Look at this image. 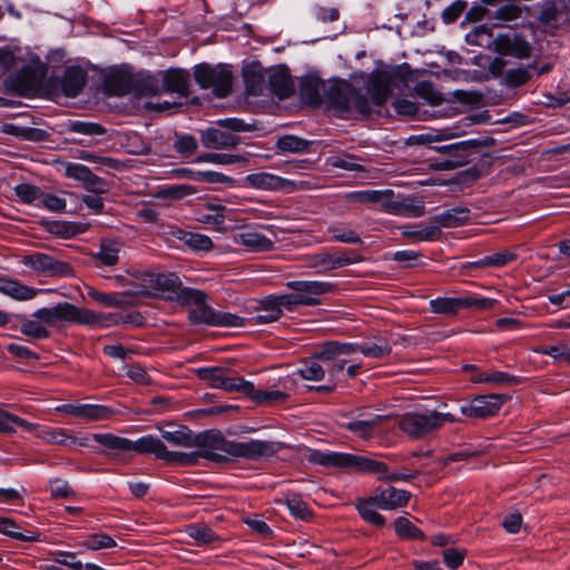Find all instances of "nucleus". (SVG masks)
<instances>
[{
  "mask_svg": "<svg viewBox=\"0 0 570 570\" xmlns=\"http://www.w3.org/2000/svg\"><path fill=\"white\" fill-rule=\"evenodd\" d=\"M365 357L383 358L392 353V345L382 340L380 344L372 342L361 343V352Z\"/></svg>",
  "mask_w": 570,
  "mask_h": 570,
  "instance_id": "obj_59",
  "label": "nucleus"
},
{
  "mask_svg": "<svg viewBox=\"0 0 570 570\" xmlns=\"http://www.w3.org/2000/svg\"><path fill=\"white\" fill-rule=\"evenodd\" d=\"M366 89L373 106L383 107L385 105L390 96L387 82L383 79L374 78L368 81Z\"/></svg>",
  "mask_w": 570,
  "mask_h": 570,
  "instance_id": "obj_50",
  "label": "nucleus"
},
{
  "mask_svg": "<svg viewBox=\"0 0 570 570\" xmlns=\"http://www.w3.org/2000/svg\"><path fill=\"white\" fill-rule=\"evenodd\" d=\"M412 498V493L407 490L397 489L395 487H377L373 493L366 498H358L355 502V509L360 517L366 523L383 528L386 519L375 509L392 511L406 507Z\"/></svg>",
  "mask_w": 570,
  "mask_h": 570,
  "instance_id": "obj_4",
  "label": "nucleus"
},
{
  "mask_svg": "<svg viewBox=\"0 0 570 570\" xmlns=\"http://www.w3.org/2000/svg\"><path fill=\"white\" fill-rule=\"evenodd\" d=\"M476 161L469 168L458 173L456 180L463 184H472L485 176L492 165L490 153L482 149V155L475 159Z\"/></svg>",
  "mask_w": 570,
  "mask_h": 570,
  "instance_id": "obj_30",
  "label": "nucleus"
},
{
  "mask_svg": "<svg viewBox=\"0 0 570 570\" xmlns=\"http://www.w3.org/2000/svg\"><path fill=\"white\" fill-rule=\"evenodd\" d=\"M236 242L252 252H268L274 247L271 238L257 232H242Z\"/></svg>",
  "mask_w": 570,
  "mask_h": 570,
  "instance_id": "obj_37",
  "label": "nucleus"
},
{
  "mask_svg": "<svg viewBox=\"0 0 570 570\" xmlns=\"http://www.w3.org/2000/svg\"><path fill=\"white\" fill-rule=\"evenodd\" d=\"M174 149L181 156L188 157L198 149V142L196 138L189 134L177 135Z\"/></svg>",
  "mask_w": 570,
  "mask_h": 570,
  "instance_id": "obj_64",
  "label": "nucleus"
},
{
  "mask_svg": "<svg viewBox=\"0 0 570 570\" xmlns=\"http://www.w3.org/2000/svg\"><path fill=\"white\" fill-rule=\"evenodd\" d=\"M371 104L372 102L368 100L367 96L364 95L360 88L355 87L351 98V108H354L362 118L370 119L373 114Z\"/></svg>",
  "mask_w": 570,
  "mask_h": 570,
  "instance_id": "obj_62",
  "label": "nucleus"
},
{
  "mask_svg": "<svg viewBox=\"0 0 570 570\" xmlns=\"http://www.w3.org/2000/svg\"><path fill=\"white\" fill-rule=\"evenodd\" d=\"M323 80L317 73H307L299 79V98L301 100L312 107H320L323 104V98L320 94Z\"/></svg>",
  "mask_w": 570,
  "mask_h": 570,
  "instance_id": "obj_25",
  "label": "nucleus"
},
{
  "mask_svg": "<svg viewBox=\"0 0 570 570\" xmlns=\"http://www.w3.org/2000/svg\"><path fill=\"white\" fill-rule=\"evenodd\" d=\"M180 307L187 308V321L193 326L245 327L244 317L214 308L210 296L203 289L194 288L183 297Z\"/></svg>",
  "mask_w": 570,
  "mask_h": 570,
  "instance_id": "obj_3",
  "label": "nucleus"
},
{
  "mask_svg": "<svg viewBox=\"0 0 570 570\" xmlns=\"http://www.w3.org/2000/svg\"><path fill=\"white\" fill-rule=\"evenodd\" d=\"M66 176L79 180L83 187L95 194L107 191L108 185L106 180L91 171V169L82 164L68 163L66 165Z\"/></svg>",
  "mask_w": 570,
  "mask_h": 570,
  "instance_id": "obj_18",
  "label": "nucleus"
},
{
  "mask_svg": "<svg viewBox=\"0 0 570 570\" xmlns=\"http://www.w3.org/2000/svg\"><path fill=\"white\" fill-rule=\"evenodd\" d=\"M382 415H374L368 420H352L343 423L342 426L354 435L368 440L374 436L375 428L383 421Z\"/></svg>",
  "mask_w": 570,
  "mask_h": 570,
  "instance_id": "obj_35",
  "label": "nucleus"
},
{
  "mask_svg": "<svg viewBox=\"0 0 570 570\" xmlns=\"http://www.w3.org/2000/svg\"><path fill=\"white\" fill-rule=\"evenodd\" d=\"M245 186L263 190H277L282 187V178L269 173H254L245 177Z\"/></svg>",
  "mask_w": 570,
  "mask_h": 570,
  "instance_id": "obj_39",
  "label": "nucleus"
},
{
  "mask_svg": "<svg viewBox=\"0 0 570 570\" xmlns=\"http://www.w3.org/2000/svg\"><path fill=\"white\" fill-rule=\"evenodd\" d=\"M216 125L223 128L225 132H232L234 135L237 132L253 131L255 129L254 125L247 124L243 119L236 117L218 119L216 120Z\"/></svg>",
  "mask_w": 570,
  "mask_h": 570,
  "instance_id": "obj_63",
  "label": "nucleus"
},
{
  "mask_svg": "<svg viewBox=\"0 0 570 570\" xmlns=\"http://www.w3.org/2000/svg\"><path fill=\"white\" fill-rule=\"evenodd\" d=\"M202 145L207 149L235 148L240 138L232 132H225L220 127H208L199 130Z\"/></svg>",
  "mask_w": 570,
  "mask_h": 570,
  "instance_id": "obj_19",
  "label": "nucleus"
},
{
  "mask_svg": "<svg viewBox=\"0 0 570 570\" xmlns=\"http://www.w3.org/2000/svg\"><path fill=\"white\" fill-rule=\"evenodd\" d=\"M91 439L105 448L94 450L95 453L100 455L115 458L120 453L135 451L139 454H154L157 459L168 464L179 466L196 465L200 458L218 464H226L237 459L258 461L274 456L286 446L279 441L250 439L246 442H238L227 439L224 454L214 451L186 453L169 451L161 440L151 434L144 435L136 441L112 433H94Z\"/></svg>",
  "mask_w": 570,
  "mask_h": 570,
  "instance_id": "obj_1",
  "label": "nucleus"
},
{
  "mask_svg": "<svg viewBox=\"0 0 570 570\" xmlns=\"http://www.w3.org/2000/svg\"><path fill=\"white\" fill-rule=\"evenodd\" d=\"M318 360L311 357V360L303 362L302 366L297 370V374L307 381H322L325 377L326 370L318 363Z\"/></svg>",
  "mask_w": 570,
  "mask_h": 570,
  "instance_id": "obj_54",
  "label": "nucleus"
},
{
  "mask_svg": "<svg viewBox=\"0 0 570 570\" xmlns=\"http://www.w3.org/2000/svg\"><path fill=\"white\" fill-rule=\"evenodd\" d=\"M131 94L137 97L155 96L159 91V80L150 71L131 72Z\"/></svg>",
  "mask_w": 570,
  "mask_h": 570,
  "instance_id": "obj_26",
  "label": "nucleus"
},
{
  "mask_svg": "<svg viewBox=\"0 0 570 570\" xmlns=\"http://www.w3.org/2000/svg\"><path fill=\"white\" fill-rule=\"evenodd\" d=\"M531 79L529 68H512L505 71L502 83L508 88H519Z\"/></svg>",
  "mask_w": 570,
  "mask_h": 570,
  "instance_id": "obj_58",
  "label": "nucleus"
},
{
  "mask_svg": "<svg viewBox=\"0 0 570 570\" xmlns=\"http://www.w3.org/2000/svg\"><path fill=\"white\" fill-rule=\"evenodd\" d=\"M257 315L245 318L246 326L247 325H261V324H269L278 321L282 317V311L278 308L277 302L274 295H268L264 297L257 306L254 307Z\"/></svg>",
  "mask_w": 570,
  "mask_h": 570,
  "instance_id": "obj_24",
  "label": "nucleus"
},
{
  "mask_svg": "<svg viewBox=\"0 0 570 570\" xmlns=\"http://www.w3.org/2000/svg\"><path fill=\"white\" fill-rule=\"evenodd\" d=\"M194 79L199 88L212 89L217 98H226L233 91V71L228 63H197L194 66Z\"/></svg>",
  "mask_w": 570,
  "mask_h": 570,
  "instance_id": "obj_6",
  "label": "nucleus"
},
{
  "mask_svg": "<svg viewBox=\"0 0 570 570\" xmlns=\"http://www.w3.org/2000/svg\"><path fill=\"white\" fill-rule=\"evenodd\" d=\"M32 423L27 420L0 409V432L4 434L16 433V426L24 431L32 429Z\"/></svg>",
  "mask_w": 570,
  "mask_h": 570,
  "instance_id": "obj_49",
  "label": "nucleus"
},
{
  "mask_svg": "<svg viewBox=\"0 0 570 570\" xmlns=\"http://www.w3.org/2000/svg\"><path fill=\"white\" fill-rule=\"evenodd\" d=\"M41 289L29 287L21 282L8 277H0V293L18 301H28L33 298Z\"/></svg>",
  "mask_w": 570,
  "mask_h": 570,
  "instance_id": "obj_33",
  "label": "nucleus"
},
{
  "mask_svg": "<svg viewBox=\"0 0 570 570\" xmlns=\"http://www.w3.org/2000/svg\"><path fill=\"white\" fill-rule=\"evenodd\" d=\"M65 131L77 132L86 136H102L107 132V129L98 122L69 119L65 124Z\"/></svg>",
  "mask_w": 570,
  "mask_h": 570,
  "instance_id": "obj_47",
  "label": "nucleus"
},
{
  "mask_svg": "<svg viewBox=\"0 0 570 570\" xmlns=\"http://www.w3.org/2000/svg\"><path fill=\"white\" fill-rule=\"evenodd\" d=\"M230 370L224 366H203L195 370L198 380L208 382L212 389H219L228 393L249 394L254 391V383L242 376H230Z\"/></svg>",
  "mask_w": 570,
  "mask_h": 570,
  "instance_id": "obj_7",
  "label": "nucleus"
},
{
  "mask_svg": "<svg viewBox=\"0 0 570 570\" xmlns=\"http://www.w3.org/2000/svg\"><path fill=\"white\" fill-rule=\"evenodd\" d=\"M149 283L156 291L163 293L161 297L166 302L180 305L184 296L188 294L191 287L185 286L179 275L176 273H158L149 275Z\"/></svg>",
  "mask_w": 570,
  "mask_h": 570,
  "instance_id": "obj_12",
  "label": "nucleus"
},
{
  "mask_svg": "<svg viewBox=\"0 0 570 570\" xmlns=\"http://www.w3.org/2000/svg\"><path fill=\"white\" fill-rule=\"evenodd\" d=\"M190 75L183 68H169L163 72V87L167 92H176L183 98L189 96Z\"/></svg>",
  "mask_w": 570,
  "mask_h": 570,
  "instance_id": "obj_23",
  "label": "nucleus"
},
{
  "mask_svg": "<svg viewBox=\"0 0 570 570\" xmlns=\"http://www.w3.org/2000/svg\"><path fill=\"white\" fill-rule=\"evenodd\" d=\"M394 530L400 539L425 541L426 535L414 523L404 517H397L394 521Z\"/></svg>",
  "mask_w": 570,
  "mask_h": 570,
  "instance_id": "obj_46",
  "label": "nucleus"
},
{
  "mask_svg": "<svg viewBox=\"0 0 570 570\" xmlns=\"http://www.w3.org/2000/svg\"><path fill=\"white\" fill-rule=\"evenodd\" d=\"M307 461L324 468H337L353 472L377 474V479L384 482H410L420 474L419 471L410 473H389L387 464L382 461L345 452L312 450L307 455Z\"/></svg>",
  "mask_w": 570,
  "mask_h": 570,
  "instance_id": "obj_2",
  "label": "nucleus"
},
{
  "mask_svg": "<svg viewBox=\"0 0 570 570\" xmlns=\"http://www.w3.org/2000/svg\"><path fill=\"white\" fill-rule=\"evenodd\" d=\"M384 207L387 213L395 215H409L412 217H422L425 214V206L423 202L413 200L411 198L403 199H387L384 202Z\"/></svg>",
  "mask_w": 570,
  "mask_h": 570,
  "instance_id": "obj_31",
  "label": "nucleus"
},
{
  "mask_svg": "<svg viewBox=\"0 0 570 570\" xmlns=\"http://www.w3.org/2000/svg\"><path fill=\"white\" fill-rule=\"evenodd\" d=\"M115 411L106 405L101 404H81L80 417L88 421H100L111 417Z\"/></svg>",
  "mask_w": 570,
  "mask_h": 570,
  "instance_id": "obj_55",
  "label": "nucleus"
},
{
  "mask_svg": "<svg viewBox=\"0 0 570 570\" xmlns=\"http://www.w3.org/2000/svg\"><path fill=\"white\" fill-rule=\"evenodd\" d=\"M3 132L13 136L20 140L31 142H42L49 138V132L41 128L19 126L16 124H6Z\"/></svg>",
  "mask_w": 570,
  "mask_h": 570,
  "instance_id": "obj_34",
  "label": "nucleus"
},
{
  "mask_svg": "<svg viewBox=\"0 0 570 570\" xmlns=\"http://www.w3.org/2000/svg\"><path fill=\"white\" fill-rule=\"evenodd\" d=\"M311 146L312 141L295 135H284L276 141L277 149L283 153L305 154L311 151Z\"/></svg>",
  "mask_w": 570,
  "mask_h": 570,
  "instance_id": "obj_44",
  "label": "nucleus"
},
{
  "mask_svg": "<svg viewBox=\"0 0 570 570\" xmlns=\"http://www.w3.org/2000/svg\"><path fill=\"white\" fill-rule=\"evenodd\" d=\"M227 443V438L219 430H205L203 432L197 433L196 435L191 434V446L202 448L204 451H214V452H223L225 453V448Z\"/></svg>",
  "mask_w": 570,
  "mask_h": 570,
  "instance_id": "obj_27",
  "label": "nucleus"
},
{
  "mask_svg": "<svg viewBox=\"0 0 570 570\" xmlns=\"http://www.w3.org/2000/svg\"><path fill=\"white\" fill-rule=\"evenodd\" d=\"M246 159L240 155L204 153L196 157V163H210L216 165H232Z\"/></svg>",
  "mask_w": 570,
  "mask_h": 570,
  "instance_id": "obj_60",
  "label": "nucleus"
},
{
  "mask_svg": "<svg viewBox=\"0 0 570 570\" xmlns=\"http://www.w3.org/2000/svg\"><path fill=\"white\" fill-rule=\"evenodd\" d=\"M0 533L21 542H37L40 538L39 532L22 531L19 524L6 517H0Z\"/></svg>",
  "mask_w": 570,
  "mask_h": 570,
  "instance_id": "obj_36",
  "label": "nucleus"
},
{
  "mask_svg": "<svg viewBox=\"0 0 570 570\" xmlns=\"http://www.w3.org/2000/svg\"><path fill=\"white\" fill-rule=\"evenodd\" d=\"M511 399L505 393L478 394L462 402L459 411L468 419L488 420L495 416Z\"/></svg>",
  "mask_w": 570,
  "mask_h": 570,
  "instance_id": "obj_9",
  "label": "nucleus"
},
{
  "mask_svg": "<svg viewBox=\"0 0 570 570\" xmlns=\"http://www.w3.org/2000/svg\"><path fill=\"white\" fill-rule=\"evenodd\" d=\"M495 139L491 136H478L453 142L456 150H451L444 158L431 159V166L436 170H452L475 161L482 155V149L491 148Z\"/></svg>",
  "mask_w": 570,
  "mask_h": 570,
  "instance_id": "obj_5",
  "label": "nucleus"
},
{
  "mask_svg": "<svg viewBox=\"0 0 570 570\" xmlns=\"http://www.w3.org/2000/svg\"><path fill=\"white\" fill-rule=\"evenodd\" d=\"M518 255L515 253L509 250H502L498 253H493L491 255H485L484 257L468 263L466 266L474 268H485V267H503L514 261H517Z\"/></svg>",
  "mask_w": 570,
  "mask_h": 570,
  "instance_id": "obj_41",
  "label": "nucleus"
},
{
  "mask_svg": "<svg viewBox=\"0 0 570 570\" xmlns=\"http://www.w3.org/2000/svg\"><path fill=\"white\" fill-rule=\"evenodd\" d=\"M348 199L355 200L362 204H370V203H379L385 197H393V190L385 189V190H374V189H366V190H356L352 191L347 195Z\"/></svg>",
  "mask_w": 570,
  "mask_h": 570,
  "instance_id": "obj_56",
  "label": "nucleus"
},
{
  "mask_svg": "<svg viewBox=\"0 0 570 570\" xmlns=\"http://www.w3.org/2000/svg\"><path fill=\"white\" fill-rule=\"evenodd\" d=\"M470 209L468 207H453L430 217L431 223H438L441 228H455L470 222Z\"/></svg>",
  "mask_w": 570,
  "mask_h": 570,
  "instance_id": "obj_28",
  "label": "nucleus"
},
{
  "mask_svg": "<svg viewBox=\"0 0 570 570\" xmlns=\"http://www.w3.org/2000/svg\"><path fill=\"white\" fill-rule=\"evenodd\" d=\"M493 50L500 56L525 59L531 56L532 47L527 39L514 31L499 33L492 41Z\"/></svg>",
  "mask_w": 570,
  "mask_h": 570,
  "instance_id": "obj_14",
  "label": "nucleus"
},
{
  "mask_svg": "<svg viewBox=\"0 0 570 570\" xmlns=\"http://www.w3.org/2000/svg\"><path fill=\"white\" fill-rule=\"evenodd\" d=\"M399 428L410 438L419 440L436 431L431 411L423 413L407 412L399 420Z\"/></svg>",
  "mask_w": 570,
  "mask_h": 570,
  "instance_id": "obj_15",
  "label": "nucleus"
},
{
  "mask_svg": "<svg viewBox=\"0 0 570 570\" xmlns=\"http://www.w3.org/2000/svg\"><path fill=\"white\" fill-rule=\"evenodd\" d=\"M81 546L88 550L111 549L117 547L116 540L107 533H91L82 541Z\"/></svg>",
  "mask_w": 570,
  "mask_h": 570,
  "instance_id": "obj_57",
  "label": "nucleus"
},
{
  "mask_svg": "<svg viewBox=\"0 0 570 570\" xmlns=\"http://www.w3.org/2000/svg\"><path fill=\"white\" fill-rule=\"evenodd\" d=\"M268 88L279 100H285L294 95V80L287 66H281L268 76Z\"/></svg>",
  "mask_w": 570,
  "mask_h": 570,
  "instance_id": "obj_22",
  "label": "nucleus"
},
{
  "mask_svg": "<svg viewBox=\"0 0 570 570\" xmlns=\"http://www.w3.org/2000/svg\"><path fill=\"white\" fill-rule=\"evenodd\" d=\"M348 259H345V252L320 253L313 258V267L320 268V272L326 273L344 266H348Z\"/></svg>",
  "mask_w": 570,
  "mask_h": 570,
  "instance_id": "obj_38",
  "label": "nucleus"
},
{
  "mask_svg": "<svg viewBox=\"0 0 570 570\" xmlns=\"http://www.w3.org/2000/svg\"><path fill=\"white\" fill-rule=\"evenodd\" d=\"M186 533L194 539L197 546H208L222 541L220 537L205 523H190Z\"/></svg>",
  "mask_w": 570,
  "mask_h": 570,
  "instance_id": "obj_40",
  "label": "nucleus"
},
{
  "mask_svg": "<svg viewBox=\"0 0 570 570\" xmlns=\"http://www.w3.org/2000/svg\"><path fill=\"white\" fill-rule=\"evenodd\" d=\"M355 87L347 80L335 78L325 91L328 108L345 117L352 111L351 98Z\"/></svg>",
  "mask_w": 570,
  "mask_h": 570,
  "instance_id": "obj_13",
  "label": "nucleus"
},
{
  "mask_svg": "<svg viewBox=\"0 0 570 570\" xmlns=\"http://www.w3.org/2000/svg\"><path fill=\"white\" fill-rule=\"evenodd\" d=\"M245 91L248 96H261L266 87L265 69L258 60L245 63L242 68Z\"/></svg>",
  "mask_w": 570,
  "mask_h": 570,
  "instance_id": "obj_20",
  "label": "nucleus"
},
{
  "mask_svg": "<svg viewBox=\"0 0 570 570\" xmlns=\"http://www.w3.org/2000/svg\"><path fill=\"white\" fill-rule=\"evenodd\" d=\"M14 195L19 202L27 205H35L40 203L42 189L29 183H21L13 187Z\"/></svg>",
  "mask_w": 570,
  "mask_h": 570,
  "instance_id": "obj_51",
  "label": "nucleus"
},
{
  "mask_svg": "<svg viewBox=\"0 0 570 570\" xmlns=\"http://www.w3.org/2000/svg\"><path fill=\"white\" fill-rule=\"evenodd\" d=\"M286 287L301 295V298L309 299L314 303L303 304V306L314 307L321 304L320 296L333 293L337 285L323 281H289Z\"/></svg>",
  "mask_w": 570,
  "mask_h": 570,
  "instance_id": "obj_16",
  "label": "nucleus"
},
{
  "mask_svg": "<svg viewBox=\"0 0 570 570\" xmlns=\"http://www.w3.org/2000/svg\"><path fill=\"white\" fill-rule=\"evenodd\" d=\"M32 317L42 325L53 326L58 323L68 322L69 302H60L51 307H41L32 313Z\"/></svg>",
  "mask_w": 570,
  "mask_h": 570,
  "instance_id": "obj_29",
  "label": "nucleus"
},
{
  "mask_svg": "<svg viewBox=\"0 0 570 570\" xmlns=\"http://www.w3.org/2000/svg\"><path fill=\"white\" fill-rule=\"evenodd\" d=\"M498 301L481 296L436 297L430 301V311L442 315H456L462 309L489 311Z\"/></svg>",
  "mask_w": 570,
  "mask_h": 570,
  "instance_id": "obj_10",
  "label": "nucleus"
},
{
  "mask_svg": "<svg viewBox=\"0 0 570 570\" xmlns=\"http://www.w3.org/2000/svg\"><path fill=\"white\" fill-rule=\"evenodd\" d=\"M100 313L78 307L69 303V320L68 323H76L87 325L92 330L99 328Z\"/></svg>",
  "mask_w": 570,
  "mask_h": 570,
  "instance_id": "obj_42",
  "label": "nucleus"
},
{
  "mask_svg": "<svg viewBox=\"0 0 570 570\" xmlns=\"http://www.w3.org/2000/svg\"><path fill=\"white\" fill-rule=\"evenodd\" d=\"M256 404H281L285 403L289 399V394L281 390H257L254 386V391L246 394Z\"/></svg>",
  "mask_w": 570,
  "mask_h": 570,
  "instance_id": "obj_48",
  "label": "nucleus"
},
{
  "mask_svg": "<svg viewBox=\"0 0 570 570\" xmlns=\"http://www.w3.org/2000/svg\"><path fill=\"white\" fill-rule=\"evenodd\" d=\"M21 263L43 276L62 278L73 275V267L69 263L41 252H33L23 256Z\"/></svg>",
  "mask_w": 570,
  "mask_h": 570,
  "instance_id": "obj_11",
  "label": "nucleus"
},
{
  "mask_svg": "<svg viewBox=\"0 0 570 570\" xmlns=\"http://www.w3.org/2000/svg\"><path fill=\"white\" fill-rule=\"evenodd\" d=\"M131 71L127 69L111 70L104 77V91L109 97H124L131 94Z\"/></svg>",
  "mask_w": 570,
  "mask_h": 570,
  "instance_id": "obj_21",
  "label": "nucleus"
},
{
  "mask_svg": "<svg viewBox=\"0 0 570 570\" xmlns=\"http://www.w3.org/2000/svg\"><path fill=\"white\" fill-rule=\"evenodd\" d=\"M40 225L47 233L63 239H71L85 232L82 224L75 222L42 219Z\"/></svg>",
  "mask_w": 570,
  "mask_h": 570,
  "instance_id": "obj_32",
  "label": "nucleus"
},
{
  "mask_svg": "<svg viewBox=\"0 0 570 570\" xmlns=\"http://www.w3.org/2000/svg\"><path fill=\"white\" fill-rule=\"evenodd\" d=\"M416 94L431 106H440L444 99L431 81H421L415 87Z\"/></svg>",
  "mask_w": 570,
  "mask_h": 570,
  "instance_id": "obj_61",
  "label": "nucleus"
},
{
  "mask_svg": "<svg viewBox=\"0 0 570 570\" xmlns=\"http://www.w3.org/2000/svg\"><path fill=\"white\" fill-rule=\"evenodd\" d=\"M119 246L114 240H102L99 250L94 255L104 265L111 267L118 263Z\"/></svg>",
  "mask_w": 570,
  "mask_h": 570,
  "instance_id": "obj_52",
  "label": "nucleus"
},
{
  "mask_svg": "<svg viewBox=\"0 0 570 570\" xmlns=\"http://www.w3.org/2000/svg\"><path fill=\"white\" fill-rule=\"evenodd\" d=\"M50 81L59 83L63 96L76 98L87 85L88 73L80 66H69L61 77L51 76Z\"/></svg>",
  "mask_w": 570,
  "mask_h": 570,
  "instance_id": "obj_17",
  "label": "nucleus"
},
{
  "mask_svg": "<svg viewBox=\"0 0 570 570\" xmlns=\"http://www.w3.org/2000/svg\"><path fill=\"white\" fill-rule=\"evenodd\" d=\"M285 505L287 507L291 515L301 521H311L313 512L307 503L302 500L299 495L286 498Z\"/></svg>",
  "mask_w": 570,
  "mask_h": 570,
  "instance_id": "obj_53",
  "label": "nucleus"
},
{
  "mask_svg": "<svg viewBox=\"0 0 570 570\" xmlns=\"http://www.w3.org/2000/svg\"><path fill=\"white\" fill-rule=\"evenodd\" d=\"M327 233L330 234L331 240L352 244V245H363L364 242L362 237L353 229H351L344 223H335L327 227Z\"/></svg>",
  "mask_w": 570,
  "mask_h": 570,
  "instance_id": "obj_43",
  "label": "nucleus"
},
{
  "mask_svg": "<svg viewBox=\"0 0 570 570\" xmlns=\"http://www.w3.org/2000/svg\"><path fill=\"white\" fill-rule=\"evenodd\" d=\"M46 76L47 68L45 65H24L17 72L7 77L3 85L6 90L11 95L32 97L40 88Z\"/></svg>",
  "mask_w": 570,
  "mask_h": 570,
  "instance_id": "obj_8",
  "label": "nucleus"
},
{
  "mask_svg": "<svg viewBox=\"0 0 570 570\" xmlns=\"http://www.w3.org/2000/svg\"><path fill=\"white\" fill-rule=\"evenodd\" d=\"M16 318L21 322L19 331L32 340H47L51 336V332L36 318L29 320L26 315H16Z\"/></svg>",
  "mask_w": 570,
  "mask_h": 570,
  "instance_id": "obj_45",
  "label": "nucleus"
}]
</instances>
